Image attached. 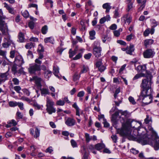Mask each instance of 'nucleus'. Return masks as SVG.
Wrapping results in <instances>:
<instances>
[{
	"label": "nucleus",
	"instance_id": "obj_34",
	"mask_svg": "<svg viewBox=\"0 0 159 159\" xmlns=\"http://www.w3.org/2000/svg\"><path fill=\"white\" fill-rule=\"evenodd\" d=\"M89 70V68L87 66L83 65L81 70L80 73H85Z\"/></svg>",
	"mask_w": 159,
	"mask_h": 159
},
{
	"label": "nucleus",
	"instance_id": "obj_56",
	"mask_svg": "<svg viewBox=\"0 0 159 159\" xmlns=\"http://www.w3.org/2000/svg\"><path fill=\"white\" fill-rule=\"evenodd\" d=\"M92 55V54L91 53H88L87 54L84 55V57L85 59L88 60L90 58Z\"/></svg>",
	"mask_w": 159,
	"mask_h": 159
},
{
	"label": "nucleus",
	"instance_id": "obj_12",
	"mask_svg": "<svg viewBox=\"0 0 159 159\" xmlns=\"http://www.w3.org/2000/svg\"><path fill=\"white\" fill-rule=\"evenodd\" d=\"M15 64L19 66H21L24 63L23 59L21 56H18L15 58Z\"/></svg>",
	"mask_w": 159,
	"mask_h": 159
},
{
	"label": "nucleus",
	"instance_id": "obj_27",
	"mask_svg": "<svg viewBox=\"0 0 159 159\" xmlns=\"http://www.w3.org/2000/svg\"><path fill=\"white\" fill-rule=\"evenodd\" d=\"M111 38L107 35H104L102 38V41L104 43H108L111 40Z\"/></svg>",
	"mask_w": 159,
	"mask_h": 159
},
{
	"label": "nucleus",
	"instance_id": "obj_30",
	"mask_svg": "<svg viewBox=\"0 0 159 159\" xmlns=\"http://www.w3.org/2000/svg\"><path fill=\"white\" fill-rule=\"evenodd\" d=\"M95 32L94 30H93L89 32V38L91 40H93L95 38Z\"/></svg>",
	"mask_w": 159,
	"mask_h": 159
},
{
	"label": "nucleus",
	"instance_id": "obj_53",
	"mask_svg": "<svg viewBox=\"0 0 159 159\" xmlns=\"http://www.w3.org/2000/svg\"><path fill=\"white\" fill-rule=\"evenodd\" d=\"M79 78L80 77L78 75L77 73H75L73 76V80L74 81H76L79 79Z\"/></svg>",
	"mask_w": 159,
	"mask_h": 159
},
{
	"label": "nucleus",
	"instance_id": "obj_23",
	"mask_svg": "<svg viewBox=\"0 0 159 159\" xmlns=\"http://www.w3.org/2000/svg\"><path fill=\"white\" fill-rule=\"evenodd\" d=\"M41 93L42 95H45L47 94H50V92L48 89L45 88L40 89Z\"/></svg>",
	"mask_w": 159,
	"mask_h": 159
},
{
	"label": "nucleus",
	"instance_id": "obj_62",
	"mask_svg": "<svg viewBox=\"0 0 159 159\" xmlns=\"http://www.w3.org/2000/svg\"><path fill=\"white\" fill-rule=\"evenodd\" d=\"M111 137L113 141L115 143H116L117 142V136L116 135H113L111 136Z\"/></svg>",
	"mask_w": 159,
	"mask_h": 159
},
{
	"label": "nucleus",
	"instance_id": "obj_59",
	"mask_svg": "<svg viewBox=\"0 0 159 159\" xmlns=\"http://www.w3.org/2000/svg\"><path fill=\"white\" fill-rule=\"evenodd\" d=\"M130 152L134 154H137L139 152L138 150H136L134 148H132L131 149Z\"/></svg>",
	"mask_w": 159,
	"mask_h": 159
},
{
	"label": "nucleus",
	"instance_id": "obj_4",
	"mask_svg": "<svg viewBox=\"0 0 159 159\" xmlns=\"http://www.w3.org/2000/svg\"><path fill=\"white\" fill-rule=\"evenodd\" d=\"M28 71L31 74L40 75L41 74L40 66L36 63L30 64L28 68Z\"/></svg>",
	"mask_w": 159,
	"mask_h": 159
},
{
	"label": "nucleus",
	"instance_id": "obj_48",
	"mask_svg": "<svg viewBox=\"0 0 159 159\" xmlns=\"http://www.w3.org/2000/svg\"><path fill=\"white\" fill-rule=\"evenodd\" d=\"M17 67L16 65L15 64L13 66L12 68V71L14 72V74H16L17 73Z\"/></svg>",
	"mask_w": 159,
	"mask_h": 159
},
{
	"label": "nucleus",
	"instance_id": "obj_46",
	"mask_svg": "<svg viewBox=\"0 0 159 159\" xmlns=\"http://www.w3.org/2000/svg\"><path fill=\"white\" fill-rule=\"evenodd\" d=\"M14 90L18 93H20V91L21 90V89L20 86H16L14 87Z\"/></svg>",
	"mask_w": 159,
	"mask_h": 159
},
{
	"label": "nucleus",
	"instance_id": "obj_49",
	"mask_svg": "<svg viewBox=\"0 0 159 159\" xmlns=\"http://www.w3.org/2000/svg\"><path fill=\"white\" fill-rule=\"evenodd\" d=\"M82 53H80L76 55V56L73 58V59L74 60H77L79 59L82 57Z\"/></svg>",
	"mask_w": 159,
	"mask_h": 159
},
{
	"label": "nucleus",
	"instance_id": "obj_14",
	"mask_svg": "<svg viewBox=\"0 0 159 159\" xmlns=\"http://www.w3.org/2000/svg\"><path fill=\"white\" fill-rule=\"evenodd\" d=\"M32 80L34 81L36 85L38 88H41L42 85L41 82L42 79L41 78L38 77L37 76H34L33 77Z\"/></svg>",
	"mask_w": 159,
	"mask_h": 159
},
{
	"label": "nucleus",
	"instance_id": "obj_5",
	"mask_svg": "<svg viewBox=\"0 0 159 159\" xmlns=\"http://www.w3.org/2000/svg\"><path fill=\"white\" fill-rule=\"evenodd\" d=\"M100 45V43L98 41H95L93 43V54L97 58L101 56L102 49Z\"/></svg>",
	"mask_w": 159,
	"mask_h": 159
},
{
	"label": "nucleus",
	"instance_id": "obj_52",
	"mask_svg": "<svg viewBox=\"0 0 159 159\" xmlns=\"http://www.w3.org/2000/svg\"><path fill=\"white\" fill-rule=\"evenodd\" d=\"M128 99L129 102L133 104L134 105L136 104V102H135V100L133 97L130 96L129 98Z\"/></svg>",
	"mask_w": 159,
	"mask_h": 159
},
{
	"label": "nucleus",
	"instance_id": "obj_26",
	"mask_svg": "<svg viewBox=\"0 0 159 159\" xmlns=\"http://www.w3.org/2000/svg\"><path fill=\"white\" fill-rule=\"evenodd\" d=\"M44 41L45 43H50L52 44H53L54 42V39L52 37L45 38Z\"/></svg>",
	"mask_w": 159,
	"mask_h": 159
},
{
	"label": "nucleus",
	"instance_id": "obj_50",
	"mask_svg": "<svg viewBox=\"0 0 159 159\" xmlns=\"http://www.w3.org/2000/svg\"><path fill=\"white\" fill-rule=\"evenodd\" d=\"M134 37V35L131 34L127 36L126 39L127 41H129L131 39H133Z\"/></svg>",
	"mask_w": 159,
	"mask_h": 159
},
{
	"label": "nucleus",
	"instance_id": "obj_63",
	"mask_svg": "<svg viewBox=\"0 0 159 159\" xmlns=\"http://www.w3.org/2000/svg\"><path fill=\"white\" fill-rule=\"evenodd\" d=\"M103 123L104 124V126L105 127H108L109 126V124L107 122L105 119H104V121H103Z\"/></svg>",
	"mask_w": 159,
	"mask_h": 159
},
{
	"label": "nucleus",
	"instance_id": "obj_44",
	"mask_svg": "<svg viewBox=\"0 0 159 159\" xmlns=\"http://www.w3.org/2000/svg\"><path fill=\"white\" fill-rule=\"evenodd\" d=\"M9 105L11 107H14L17 106L18 102H16L10 101L9 102Z\"/></svg>",
	"mask_w": 159,
	"mask_h": 159
},
{
	"label": "nucleus",
	"instance_id": "obj_25",
	"mask_svg": "<svg viewBox=\"0 0 159 159\" xmlns=\"http://www.w3.org/2000/svg\"><path fill=\"white\" fill-rule=\"evenodd\" d=\"M52 73L51 71L47 69L44 72V77L46 79H48L51 76Z\"/></svg>",
	"mask_w": 159,
	"mask_h": 159
},
{
	"label": "nucleus",
	"instance_id": "obj_19",
	"mask_svg": "<svg viewBox=\"0 0 159 159\" xmlns=\"http://www.w3.org/2000/svg\"><path fill=\"white\" fill-rule=\"evenodd\" d=\"M134 46L132 44H130L129 47H127V50L126 53L127 54L131 55L132 52L134 51Z\"/></svg>",
	"mask_w": 159,
	"mask_h": 159
},
{
	"label": "nucleus",
	"instance_id": "obj_17",
	"mask_svg": "<svg viewBox=\"0 0 159 159\" xmlns=\"http://www.w3.org/2000/svg\"><path fill=\"white\" fill-rule=\"evenodd\" d=\"M4 7L8 10L9 13L12 14H14L15 11L14 8L10 7L6 3H4Z\"/></svg>",
	"mask_w": 159,
	"mask_h": 159
},
{
	"label": "nucleus",
	"instance_id": "obj_36",
	"mask_svg": "<svg viewBox=\"0 0 159 159\" xmlns=\"http://www.w3.org/2000/svg\"><path fill=\"white\" fill-rule=\"evenodd\" d=\"M145 74H137L135 75L133 78V80H134L138 79L141 77H145Z\"/></svg>",
	"mask_w": 159,
	"mask_h": 159
},
{
	"label": "nucleus",
	"instance_id": "obj_2",
	"mask_svg": "<svg viewBox=\"0 0 159 159\" xmlns=\"http://www.w3.org/2000/svg\"><path fill=\"white\" fill-rule=\"evenodd\" d=\"M145 78L142 80L140 84L141 89L151 88L153 76L150 71L147 70L145 76Z\"/></svg>",
	"mask_w": 159,
	"mask_h": 159
},
{
	"label": "nucleus",
	"instance_id": "obj_28",
	"mask_svg": "<svg viewBox=\"0 0 159 159\" xmlns=\"http://www.w3.org/2000/svg\"><path fill=\"white\" fill-rule=\"evenodd\" d=\"M77 50V47L76 48H75L74 51H72L71 49H70L69 51V57L70 58H72L73 56H74L75 54L76 53V51Z\"/></svg>",
	"mask_w": 159,
	"mask_h": 159
},
{
	"label": "nucleus",
	"instance_id": "obj_31",
	"mask_svg": "<svg viewBox=\"0 0 159 159\" xmlns=\"http://www.w3.org/2000/svg\"><path fill=\"white\" fill-rule=\"evenodd\" d=\"M133 4H130L127 5L126 11L127 12H130L133 11L134 8Z\"/></svg>",
	"mask_w": 159,
	"mask_h": 159
},
{
	"label": "nucleus",
	"instance_id": "obj_24",
	"mask_svg": "<svg viewBox=\"0 0 159 159\" xmlns=\"http://www.w3.org/2000/svg\"><path fill=\"white\" fill-rule=\"evenodd\" d=\"M19 41L20 43H23L24 42L25 38L24 35L21 32L19 33L18 35Z\"/></svg>",
	"mask_w": 159,
	"mask_h": 159
},
{
	"label": "nucleus",
	"instance_id": "obj_13",
	"mask_svg": "<svg viewBox=\"0 0 159 159\" xmlns=\"http://www.w3.org/2000/svg\"><path fill=\"white\" fill-rule=\"evenodd\" d=\"M142 100V102L145 105H148L151 103L152 101V96H145L139 98Z\"/></svg>",
	"mask_w": 159,
	"mask_h": 159
},
{
	"label": "nucleus",
	"instance_id": "obj_45",
	"mask_svg": "<svg viewBox=\"0 0 159 159\" xmlns=\"http://www.w3.org/2000/svg\"><path fill=\"white\" fill-rule=\"evenodd\" d=\"M22 91L27 96L30 95V93L28 89H22Z\"/></svg>",
	"mask_w": 159,
	"mask_h": 159
},
{
	"label": "nucleus",
	"instance_id": "obj_15",
	"mask_svg": "<svg viewBox=\"0 0 159 159\" xmlns=\"http://www.w3.org/2000/svg\"><path fill=\"white\" fill-rule=\"evenodd\" d=\"M65 123L67 126H71L75 125L76 121L74 119L69 117L66 120Z\"/></svg>",
	"mask_w": 159,
	"mask_h": 159
},
{
	"label": "nucleus",
	"instance_id": "obj_20",
	"mask_svg": "<svg viewBox=\"0 0 159 159\" xmlns=\"http://www.w3.org/2000/svg\"><path fill=\"white\" fill-rule=\"evenodd\" d=\"M153 40L152 39H148L144 40V44L146 48L152 44L153 43Z\"/></svg>",
	"mask_w": 159,
	"mask_h": 159
},
{
	"label": "nucleus",
	"instance_id": "obj_55",
	"mask_svg": "<svg viewBox=\"0 0 159 159\" xmlns=\"http://www.w3.org/2000/svg\"><path fill=\"white\" fill-rule=\"evenodd\" d=\"M84 91H82L79 92L77 95V97H82L84 96Z\"/></svg>",
	"mask_w": 159,
	"mask_h": 159
},
{
	"label": "nucleus",
	"instance_id": "obj_40",
	"mask_svg": "<svg viewBox=\"0 0 159 159\" xmlns=\"http://www.w3.org/2000/svg\"><path fill=\"white\" fill-rule=\"evenodd\" d=\"M65 102L64 100H59L56 102V105L58 106H63L65 104Z\"/></svg>",
	"mask_w": 159,
	"mask_h": 159
},
{
	"label": "nucleus",
	"instance_id": "obj_51",
	"mask_svg": "<svg viewBox=\"0 0 159 159\" xmlns=\"http://www.w3.org/2000/svg\"><path fill=\"white\" fill-rule=\"evenodd\" d=\"M12 81L13 82V84L16 85H18L19 84V81L16 78H13L12 80Z\"/></svg>",
	"mask_w": 159,
	"mask_h": 159
},
{
	"label": "nucleus",
	"instance_id": "obj_18",
	"mask_svg": "<svg viewBox=\"0 0 159 159\" xmlns=\"http://www.w3.org/2000/svg\"><path fill=\"white\" fill-rule=\"evenodd\" d=\"M8 123L5 126V127L7 128L10 127L11 126H15L17 124L16 121L14 120H12L9 121Z\"/></svg>",
	"mask_w": 159,
	"mask_h": 159
},
{
	"label": "nucleus",
	"instance_id": "obj_64",
	"mask_svg": "<svg viewBox=\"0 0 159 159\" xmlns=\"http://www.w3.org/2000/svg\"><path fill=\"white\" fill-rule=\"evenodd\" d=\"M150 33V30L149 29H146L143 33V35L145 36H148Z\"/></svg>",
	"mask_w": 159,
	"mask_h": 159
},
{
	"label": "nucleus",
	"instance_id": "obj_35",
	"mask_svg": "<svg viewBox=\"0 0 159 159\" xmlns=\"http://www.w3.org/2000/svg\"><path fill=\"white\" fill-rule=\"evenodd\" d=\"M85 140L87 143H88L89 141L92 140L91 136H90L89 134L87 133H85Z\"/></svg>",
	"mask_w": 159,
	"mask_h": 159
},
{
	"label": "nucleus",
	"instance_id": "obj_1",
	"mask_svg": "<svg viewBox=\"0 0 159 159\" xmlns=\"http://www.w3.org/2000/svg\"><path fill=\"white\" fill-rule=\"evenodd\" d=\"M120 112L122 116L120 117V121L122 123V127L117 129V132L121 136L127 137L129 139L133 140L135 138L134 136L131 134V132L128 129V127H132L131 123L133 120L130 119H128L126 116L128 115L127 111H122L119 110L112 114L111 117V120L114 124H116L117 122V118Z\"/></svg>",
	"mask_w": 159,
	"mask_h": 159
},
{
	"label": "nucleus",
	"instance_id": "obj_41",
	"mask_svg": "<svg viewBox=\"0 0 159 159\" xmlns=\"http://www.w3.org/2000/svg\"><path fill=\"white\" fill-rule=\"evenodd\" d=\"M21 13L22 15L25 18H27L29 16V12L26 10L21 11Z\"/></svg>",
	"mask_w": 159,
	"mask_h": 159
},
{
	"label": "nucleus",
	"instance_id": "obj_8",
	"mask_svg": "<svg viewBox=\"0 0 159 159\" xmlns=\"http://www.w3.org/2000/svg\"><path fill=\"white\" fill-rule=\"evenodd\" d=\"M155 54L154 49H148L145 50L143 53L144 58H152Z\"/></svg>",
	"mask_w": 159,
	"mask_h": 159
},
{
	"label": "nucleus",
	"instance_id": "obj_11",
	"mask_svg": "<svg viewBox=\"0 0 159 159\" xmlns=\"http://www.w3.org/2000/svg\"><path fill=\"white\" fill-rule=\"evenodd\" d=\"M141 94L139 96V98L145 96H152V90L151 88L141 89Z\"/></svg>",
	"mask_w": 159,
	"mask_h": 159
},
{
	"label": "nucleus",
	"instance_id": "obj_32",
	"mask_svg": "<svg viewBox=\"0 0 159 159\" xmlns=\"http://www.w3.org/2000/svg\"><path fill=\"white\" fill-rule=\"evenodd\" d=\"M40 129H39L37 127H36L35 130V134L34 135V138H37L39 137L40 135Z\"/></svg>",
	"mask_w": 159,
	"mask_h": 159
},
{
	"label": "nucleus",
	"instance_id": "obj_61",
	"mask_svg": "<svg viewBox=\"0 0 159 159\" xmlns=\"http://www.w3.org/2000/svg\"><path fill=\"white\" fill-rule=\"evenodd\" d=\"M29 26L31 29H33L34 27V23L33 21L30 22L29 23Z\"/></svg>",
	"mask_w": 159,
	"mask_h": 159
},
{
	"label": "nucleus",
	"instance_id": "obj_10",
	"mask_svg": "<svg viewBox=\"0 0 159 159\" xmlns=\"http://www.w3.org/2000/svg\"><path fill=\"white\" fill-rule=\"evenodd\" d=\"M4 43L2 45L4 48H8L11 44H13L12 41L10 39V36L9 34L5 35L3 39Z\"/></svg>",
	"mask_w": 159,
	"mask_h": 159
},
{
	"label": "nucleus",
	"instance_id": "obj_7",
	"mask_svg": "<svg viewBox=\"0 0 159 159\" xmlns=\"http://www.w3.org/2000/svg\"><path fill=\"white\" fill-rule=\"evenodd\" d=\"M148 143L153 147L155 150H158L159 149V137L157 135H155L153 139H149Z\"/></svg>",
	"mask_w": 159,
	"mask_h": 159
},
{
	"label": "nucleus",
	"instance_id": "obj_60",
	"mask_svg": "<svg viewBox=\"0 0 159 159\" xmlns=\"http://www.w3.org/2000/svg\"><path fill=\"white\" fill-rule=\"evenodd\" d=\"M151 120V118H150L149 116H147L146 118L144 120V122L146 124H148L149 123V122Z\"/></svg>",
	"mask_w": 159,
	"mask_h": 159
},
{
	"label": "nucleus",
	"instance_id": "obj_43",
	"mask_svg": "<svg viewBox=\"0 0 159 159\" xmlns=\"http://www.w3.org/2000/svg\"><path fill=\"white\" fill-rule=\"evenodd\" d=\"M138 69H140L142 72L144 71L146 69V65H144L142 66H138Z\"/></svg>",
	"mask_w": 159,
	"mask_h": 159
},
{
	"label": "nucleus",
	"instance_id": "obj_16",
	"mask_svg": "<svg viewBox=\"0 0 159 159\" xmlns=\"http://www.w3.org/2000/svg\"><path fill=\"white\" fill-rule=\"evenodd\" d=\"M121 20L125 23H127L129 24L131 21V17L129 16L128 14L125 15L122 18Z\"/></svg>",
	"mask_w": 159,
	"mask_h": 159
},
{
	"label": "nucleus",
	"instance_id": "obj_37",
	"mask_svg": "<svg viewBox=\"0 0 159 159\" xmlns=\"http://www.w3.org/2000/svg\"><path fill=\"white\" fill-rule=\"evenodd\" d=\"M34 46L35 44L34 43L31 42L27 43L25 45V47L27 49H30L34 47Z\"/></svg>",
	"mask_w": 159,
	"mask_h": 159
},
{
	"label": "nucleus",
	"instance_id": "obj_38",
	"mask_svg": "<svg viewBox=\"0 0 159 159\" xmlns=\"http://www.w3.org/2000/svg\"><path fill=\"white\" fill-rule=\"evenodd\" d=\"M53 69L54 71L53 74L59 78V76L58 75V74L59 72V69L57 67H56L54 66L53 67Z\"/></svg>",
	"mask_w": 159,
	"mask_h": 159
},
{
	"label": "nucleus",
	"instance_id": "obj_33",
	"mask_svg": "<svg viewBox=\"0 0 159 159\" xmlns=\"http://www.w3.org/2000/svg\"><path fill=\"white\" fill-rule=\"evenodd\" d=\"M95 147L92 144L89 145L88 146V149L89 150L92 152L93 153L95 154H96V152L95 151Z\"/></svg>",
	"mask_w": 159,
	"mask_h": 159
},
{
	"label": "nucleus",
	"instance_id": "obj_21",
	"mask_svg": "<svg viewBox=\"0 0 159 159\" xmlns=\"http://www.w3.org/2000/svg\"><path fill=\"white\" fill-rule=\"evenodd\" d=\"M105 147V145L103 143H98L95 145V148L99 151Z\"/></svg>",
	"mask_w": 159,
	"mask_h": 159
},
{
	"label": "nucleus",
	"instance_id": "obj_3",
	"mask_svg": "<svg viewBox=\"0 0 159 159\" xmlns=\"http://www.w3.org/2000/svg\"><path fill=\"white\" fill-rule=\"evenodd\" d=\"M54 102L52 100L50 99L48 97L46 98V110L48 113L51 115L52 113H55L56 111V109L54 107Z\"/></svg>",
	"mask_w": 159,
	"mask_h": 159
},
{
	"label": "nucleus",
	"instance_id": "obj_42",
	"mask_svg": "<svg viewBox=\"0 0 159 159\" xmlns=\"http://www.w3.org/2000/svg\"><path fill=\"white\" fill-rule=\"evenodd\" d=\"M119 9L117 8H116L114 11V17L115 18H117L119 17V14L118 12Z\"/></svg>",
	"mask_w": 159,
	"mask_h": 159
},
{
	"label": "nucleus",
	"instance_id": "obj_22",
	"mask_svg": "<svg viewBox=\"0 0 159 159\" xmlns=\"http://www.w3.org/2000/svg\"><path fill=\"white\" fill-rule=\"evenodd\" d=\"M7 76L6 73L2 74L0 75V84L5 81L7 79Z\"/></svg>",
	"mask_w": 159,
	"mask_h": 159
},
{
	"label": "nucleus",
	"instance_id": "obj_6",
	"mask_svg": "<svg viewBox=\"0 0 159 159\" xmlns=\"http://www.w3.org/2000/svg\"><path fill=\"white\" fill-rule=\"evenodd\" d=\"M5 17L0 16V30L2 34L5 35L9 34L8 30L6 23L3 19H5Z\"/></svg>",
	"mask_w": 159,
	"mask_h": 159
},
{
	"label": "nucleus",
	"instance_id": "obj_39",
	"mask_svg": "<svg viewBox=\"0 0 159 159\" xmlns=\"http://www.w3.org/2000/svg\"><path fill=\"white\" fill-rule=\"evenodd\" d=\"M48 30V26L47 25H44L42 28L41 32L43 34H46Z\"/></svg>",
	"mask_w": 159,
	"mask_h": 159
},
{
	"label": "nucleus",
	"instance_id": "obj_29",
	"mask_svg": "<svg viewBox=\"0 0 159 159\" xmlns=\"http://www.w3.org/2000/svg\"><path fill=\"white\" fill-rule=\"evenodd\" d=\"M72 107L76 109V115L77 116H80V109L77 106L76 103L75 102L74 103V104L72 105Z\"/></svg>",
	"mask_w": 159,
	"mask_h": 159
},
{
	"label": "nucleus",
	"instance_id": "obj_54",
	"mask_svg": "<svg viewBox=\"0 0 159 159\" xmlns=\"http://www.w3.org/2000/svg\"><path fill=\"white\" fill-rule=\"evenodd\" d=\"M102 7L104 9H106L111 7L110 6V5L109 3H107L103 4L102 5Z\"/></svg>",
	"mask_w": 159,
	"mask_h": 159
},
{
	"label": "nucleus",
	"instance_id": "obj_47",
	"mask_svg": "<svg viewBox=\"0 0 159 159\" xmlns=\"http://www.w3.org/2000/svg\"><path fill=\"white\" fill-rule=\"evenodd\" d=\"M71 145L73 148L77 147V144L76 141L73 139H71L70 141Z\"/></svg>",
	"mask_w": 159,
	"mask_h": 159
},
{
	"label": "nucleus",
	"instance_id": "obj_57",
	"mask_svg": "<svg viewBox=\"0 0 159 159\" xmlns=\"http://www.w3.org/2000/svg\"><path fill=\"white\" fill-rule=\"evenodd\" d=\"M146 0H143L142 2L141 3L142 4V5L141 6L139 7V9H140L141 10H142L143 9V8L145 6V4L146 3Z\"/></svg>",
	"mask_w": 159,
	"mask_h": 159
},
{
	"label": "nucleus",
	"instance_id": "obj_9",
	"mask_svg": "<svg viewBox=\"0 0 159 159\" xmlns=\"http://www.w3.org/2000/svg\"><path fill=\"white\" fill-rule=\"evenodd\" d=\"M95 66L96 68H97L98 70L100 72L102 73L106 69V64H103L102 59H99L96 62Z\"/></svg>",
	"mask_w": 159,
	"mask_h": 159
},
{
	"label": "nucleus",
	"instance_id": "obj_58",
	"mask_svg": "<svg viewBox=\"0 0 159 159\" xmlns=\"http://www.w3.org/2000/svg\"><path fill=\"white\" fill-rule=\"evenodd\" d=\"M28 7L29 8H30L31 7H35L36 8V10H38V9L37 5L35 4L32 3L31 4H30L28 5Z\"/></svg>",
	"mask_w": 159,
	"mask_h": 159
}]
</instances>
